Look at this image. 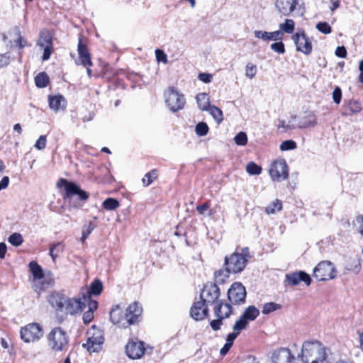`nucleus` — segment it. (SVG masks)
<instances>
[{
	"mask_svg": "<svg viewBox=\"0 0 363 363\" xmlns=\"http://www.w3.org/2000/svg\"><path fill=\"white\" fill-rule=\"evenodd\" d=\"M142 312V307L136 301L127 308L124 315L121 306L116 305L109 313L110 320L113 324L126 328L129 325H134L140 321Z\"/></svg>",
	"mask_w": 363,
	"mask_h": 363,
	"instance_id": "obj_1",
	"label": "nucleus"
},
{
	"mask_svg": "<svg viewBox=\"0 0 363 363\" xmlns=\"http://www.w3.org/2000/svg\"><path fill=\"white\" fill-rule=\"evenodd\" d=\"M298 357L302 363H323L328 354L326 348L319 341H305Z\"/></svg>",
	"mask_w": 363,
	"mask_h": 363,
	"instance_id": "obj_2",
	"label": "nucleus"
},
{
	"mask_svg": "<svg viewBox=\"0 0 363 363\" xmlns=\"http://www.w3.org/2000/svg\"><path fill=\"white\" fill-rule=\"evenodd\" d=\"M60 182L64 184L65 200H69L71 206L74 208H81L88 201L89 193L81 189L73 182H69L65 179H61Z\"/></svg>",
	"mask_w": 363,
	"mask_h": 363,
	"instance_id": "obj_3",
	"label": "nucleus"
},
{
	"mask_svg": "<svg viewBox=\"0 0 363 363\" xmlns=\"http://www.w3.org/2000/svg\"><path fill=\"white\" fill-rule=\"evenodd\" d=\"M48 345L54 352H62L68 348L69 338L60 327H55L47 335Z\"/></svg>",
	"mask_w": 363,
	"mask_h": 363,
	"instance_id": "obj_4",
	"label": "nucleus"
},
{
	"mask_svg": "<svg viewBox=\"0 0 363 363\" xmlns=\"http://www.w3.org/2000/svg\"><path fill=\"white\" fill-rule=\"evenodd\" d=\"M87 341L82 345L89 352H98L101 350L104 342V332L93 325L86 333Z\"/></svg>",
	"mask_w": 363,
	"mask_h": 363,
	"instance_id": "obj_5",
	"label": "nucleus"
},
{
	"mask_svg": "<svg viewBox=\"0 0 363 363\" xmlns=\"http://www.w3.org/2000/svg\"><path fill=\"white\" fill-rule=\"evenodd\" d=\"M313 275L319 281H328L337 277V269L330 261L323 260L314 268Z\"/></svg>",
	"mask_w": 363,
	"mask_h": 363,
	"instance_id": "obj_6",
	"label": "nucleus"
},
{
	"mask_svg": "<svg viewBox=\"0 0 363 363\" xmlns=\"http://www.w3.org/2000/svg\"><path fill=\"white\" fill-rule=\"evenodd\" d=\"M164 96L165 102L171 111L174 113L184 108L186 103L184 96L177 89L169 87Z\"/></svg>",
	"mask_w": 363,
	"mask_h": 363,
	"instance_id": "obj_7",
	"label": "nucleus"
},
{
	"mask_svg": "<svg viewBox=\"0 0 363 363\" xmlns=\"http://www.w3.org/2000/svg\"><path fill=\"white\" fill-rule=\"evenodd\" d=\"M20 335L25 342H30L40 340L43 335V331L40 324L33 323L21 328Z\"/></svg>",
	"mask_w": 363,
	"mask_h": 363,
	"instance_id": "obj_8",
	"label": "nucleus"
},
{
	"mask_svg": "<svg viewBox=\"0 0 363 363\" xmlns=\"http://www.w3.org/2000/svg\"><path fill=\"white\" fill-rule=\"evenodd\" d=\"M86 298L82 296L81 298H69L67 296L62 315H74L81 313L85 308Z\"/></svg>",
	"mask_w": 363,
	"mask_h": 363,
	"instance_id": "obj_9",
	"label": "nucleus"
},
{
	"mask_svg": "<svg viewBox=\"0 0 363 363\" xmlns=\"http://www.w3.org/2000/svg\"><path fill=\"white\" fill-rule=\"evenodd\" d=\"M36 45L43 49L42 60H48L53 52L52 37L49 30H43L40 32Z\"/></svg>",
	"mask_w": 363,
	"mask_h": 363,
	"instance_id": "obj_10",
	"label": "nucleus"
},
{
	"mask_svg": "<svg viewBox=\"0 0 363 363\" xmlns=\"http://www.w3.org/2000/svg\"><path fill=\"white\" fill-rule=\"evenodd\" d=\"M247 262L246 259L240 255L239 252H234L230 256H226L224 260L225 266H227L228 270L232 273L238 274L242 272L246 267Z\"/></svg>",
	"mask_w": 363,
	"mask_h": 363,
	"instance_id": "obj_11",
	"label": "nucleus"
},
{
	"mask_svg": "<svg viewBox=\"0 0 363 363\" xmlns=\"http://www.w3.org/2000/svg\"><path fill=\"white\" fill-rule=\"evenodd\" d=\"M269 174L273 181L285 180L289 177V169L284 159L275 160L269 169Z\"/></svg>",
	"mask_w": 363,
	"mask_h": 363,
	"instance_id": "obj_12",
	"label": "nucleus"
},
{
	"mask_svg": "<svg viewBox=\"0 0 363 363\" xmlns=\"http://www.w3.org/2000/svg\"><path fill=\"white\" fill-rule=\"evenodd\" d=\"M228 298L232 304L240 305L245 302V287L240 282L233 283L228 291Z\"/></svg>",
	"mask_w": 363,
	"mask_h": 363,
	"instance_id": "obj_13",
	"label": "nucleus"
},
{
	"mask_svg": "<svg viewBox=\"0 0 363 363\" xmlns=\"http://www.w3.org/2000/svg\"><path fill=\"white\" fill-rule=\"evenodd\" d=\"M220 295V289L216 284L207 283L200 294V299L207 305H212L218 301Z\"/></svg>",
	"mask_w": 363,
	"mask_h": 363,
	"instance_id": "obj_14",
	"label": "nucleus"
},
{
	"mask_svg": "<svg viewBox=\"0 0 363 363\" xmlns=\"http://www.w3.org/2000/svg\"><path fill=\"white\" fill-rule=\"evenodd\" d=\"M292 39L296 46L297 51L301 52L305 55L311 53L312 43L303 30L301 33H296L293 35Z\"/></svg>",
	"mask_w": 363,
	"mask_h": 363,
	"instance_id": "obj_15",
	"label": "nucleus"
},
{
	"mask_svg": "<svg viewBox=\"0 0 363 363\" xmlns=\"http://www.w3.org/2000/svg\"><path fill=\"white\" fill-rule=\"evenodd\" d=\"M145 351V342L143 341L130 340L125 346V353L132 359L141 358Z\"/></svg>",
	"mask_w": 363,
	"mask_h": 363,
	"instance_id": "obj_16",
	"label": "nucleus"
},
{
	"mask_svg": "<svg viewBox=\"0 0 363 363\" xmlns=\"http://www.w3.org/2000/svg\"><path fill=\"white\" fill-rule=\"evenodd\" d=\"M296 358L287 347H279L271 356L272 363H294Z\"/></svg>",
	"mask_w": 363,
	"mask_h": 363,
	"instance_id": "obj_17",
	"label": "nucleus"
},
{
	"mask_svg": "<svg viewBox=\"0 0 363 363\" xmlns=\"http://www.w3.org/2000/svg\"><path fill=\"white\" fill-rule=\"evenodd\" d=\"M208 306L201 299L200 301H195L190 308L191 317L197 321L205 319L208 315Z\"/></svg>",
	"mask_w": 363,
	"mask_h": 363,
	"instance_id": "obj_18",
	"label": "nucleus"
},
{
	"mask_svg": "<svg viewBox=\"0 0 363 363\" xmlns=\"http://www.w3.org/2000/svg\"><path fill=\"white\" fill-rule=\"evenodd\" d=\"M67 296L58 291H52L48 297V301L55 309L57 315H61Z\"/></svg>",
	"mask_w": 363,
	"mask_h": 363,
	"instance_id": "obj_19",
	"label": "nucleus"
},
{
	"mask_svg": "<svg viewBox=\"0 0 363 363\" xmlns=\"http://www.w3.org/2000/svg\"><path fill=\"white\" fill-rule=\"evenodd\" d=\"M285 281L291 286H297L301 281L309 286L311 283V278L304 271H298L286 275Z\"/></svg>",
	"mask_w": 363,
	"mask_h": 363,
	"instance_id": "obj_20",
	"label": "nucleus"
},
{
	"mask_svg": "<svg viewBox=\"0 0 363 363\" xmlns=\"http://www.w3.org/2000/svg\"><path fill=\"white\" fill-rule=\"evenodd\" d=\"M77 52L79 55V58L76 61L77 65H82L84 67L92 65L91 55L89 52L87 46L82 43V40L81 38H79Z\"/></svg>",
	"mask_w": 363,
	"mask_h": 363,
	"instance_id": "obj_21",
	"label": "nucleus"
},
{
	"mask_svg": "<svg viewBox=\"0 0 363 363\" xmlns=\"http://www.w3.org/2000/svg\"><path fill=\"white\" fill-rule=\"evenodd\" d=\"M361 262V258L357 256L350 257L346 259L343 269V274L346 275L350 272L355 274H359L362 269Z\"/></svg>",
	"mask_w": 363,
	"mask_h": 363,
	"instance_id": "obj_22",
	"label": "nucleus"
},
{
	"mask_svg": "<svg viewBox=\"0 0 363 363\" xmlns=\"http://www.w3.org/2000/svg\"><path fill=\"white\" fill-rule=\"evenodd\" d=\"M255 37L264 41H278L284 39V33L281 30H276L273 32H267L263 30H255L254 32Z\"/></svg>",
	"mask_w": 363,
	"mask_h": 363,
	"instance_id": "obj_23",
	"label": "nucleus"
},
{
	"mask_svg": "<svg viewBox=\"0 0 363 363\" xmlns=\"http://www.w3.org/2000/svg\"><path fill=\"white\" fill-rule=\"evenodd\" d=\"M296 6V1L294 0H276L275 7L279 13L284 16L289 15Z\"/></svg>",
	"mask_w": 363,
	"mask_h": 363,
	"instance_id": "obj_24",
	"label": "nucleus"
},
{
	"mask_svg": "<svg viewBox=\"0 0 363 363\" xmlns=\"http://www.w3.org/2000/svg\"><path fill=\"white\" fill-rule=\"evenodd\" d=\"M362 111L360 104L355 100H349L342 106V115L344 116H351L357 114Z\"/></svg>",
	"mask_w": 363,
	"mask_h": 363,
	"instance_id": "obj_25",
	"label": "nucleus"
},
{
	"mask_svg": "<svg viewBox=\"0 0 363 363\" xmlns=\"http://www.w3.org/2000/svg\"><path fill=\"white\" fill-rule=\"evenodd\" d=\"M317 125V117L315 114L309 111L303 117L298 123L299 128H306L308 127H313Z\"/></svg>",
	"mask_w": 363,
	"mask_h": 363,
	"instance_id": "obj_26",
	"label": "nucleus"
},
{
	"mask_svg": "<svg viewBox=\"0 0 363 363\" xmlns=\"http://www.w3.org/2000/svg\"><path fill=\"white\" fill-rule=\"evenodd\" d=\"M55 283V279L52 274L50 272L45 276L43 275V278L39 280V281L35 285L36 290L38 289L39 291H45L49 287L52 286Z\"/></svg>",
	"mask_w": 363,
	"mask_h": 363,
	"instance_id": "obj_27",
	"label": "nucleus"
},
{
	"mask_svg": "<svg viewBox=\"0 0 363 363\" xmlns=\"http://www.w3.org/2000/svg\"><path fill=\"white\" fill-rule=\"evenodd\" d=\"M48 101L50 108L55 111L65 106V99L62 95L49 96Z\"/></svg>",
	"mask_w": 363,
	"mask_h": 363,
	"instance_id": "obj_28",
	"label": "nucleus"
},
{
	"mask_svg": "<svg viewBox=\"0 0 363 363\" xmlns=\"http://www.w3.org/2000/svg\"><path fill=\"white\" fill-rule=\"evenodd\" d=\"M259 315V311L255 306H250L245 308L242 314L243 319L248 323L255 320Z\"/></svg>",
	"mask_w": 363,
	"mask_h": 363,
	"instance_id": "obj_29",
	"label": "nucleus"
},
{
	"mask_svg": "<svg viewBox=\"0 0 363 363\" xmlns=\"http://www.w3.org/2000/svg\"><path fill=\"white\" fill-rule=\"evenodd\" d=\"M219 308L221 316L223 318H228L233 313V308L230 303H223L222 301H218V304L215 306L214 311Z\"/></svg>",
	"mask_w": 363,
	"mask_h": 363,
	"instance_id": "obj_30",
	"label": "nucleus"
},
{
	"mask_svg": "<svg viewBox=\"0 0 363 363\" xmlns=\"http://www.w3.org/2000/svg\"><path fill=\"white\" fill-rule=\"evenodd\" d=\"M196 102L200 109L207 111L210 105L209 97L206 93H199L196 95Z\"/></svg>",
	"mask_w": 363,
	"mask_h": 363,
	"instance_id": "obj_31",
	"label": "nucleus"
},
{
	"mask_svg": "<svg viewBox=\"0 0 363 363\" xmlns=\"http://www.w3.org/2000/svg\"><path fill=\"white\" fill-rule=\"evenodd\" d=\"M103 290V284L99 279H95L91 284L90 289L87 291L86 293H83L82 294H86L87 296H99Z\"/></svg>",
	"mask_w": 363,
	"mask_h": 363,
	"instance_id": "obj_32",
	"label": "nucleus"
},
{
	"mask_svg": "<svg viewBox=\"0 0 363 363\" xmlns=\"http://www.w3.org/2000/svg\"><path fill=\"white\" fill-rule=\"evenodd\" d=\"M29 269L35 280H40L43 278V269L36 262H30L29 263Z\"/></svg>",
	"mask_w": 363,
	"mask_h": 363,
	"instance_id": "obj_33",
	"label": "nucleus"
},
{
	"mask_svg": "<svg viewBox=\"0 0 363 363\" xmlns=\"http://www.w3.org/2000/svg\"><path fill=\"white\" fill-rule=\"evenodd\" d=\"M50 82V79L48 74L45 72H40L35 77V83L38 88L46 87Z\"/></svg>",
	"mask_w": 363,
	"mask_h": 363,
	"instance_id": "obj_34",
	"label": "nucleus"
},
{
	"mask_svg": "<svg viewBox=\"0 0 363 363\" xmlns=\"http://www.w3.org/2000/svg\"><path fill=\"white\" fill-rule=\"evenodd\" d=\"M230 273H232L230 270H228L227 266L223 269L218 270L215 272V280L216 283L223 284L225 279L229 277Z\"/></svg>",
	"mask_w": 363,
	"mask_h": 363,
	"instance_id": "obj_35",
	"label": "nucleus"
},
{
	"mask_svg": "<svg viewBox=\"0 0 363 363\" xmlns=\"http://www.w3.org/2000/svg\"><path fill=\"white\" fill-rule=\"evenodd\" d=\"M219 310V308H217L214 312L217 319L213 320L210 322V325L212 330L214 331H217L220 329V327L223 325V320L225 319L223 316H221Z\"/></svg>",
	"mask_w": 363,
	"mask_h": 363,
	"instance_id": "obj_36",
	"label": "nucleus"
},
{
	"mask_svg": "<svg viewBox=\"0 0 363 363\" xmlns=\"http://www.w3.org/2000/svg\"><path fill=\"white\" fill-rule=\"evenodd\" d=\"M207 111H209L210 114L218 123H220L223 121V111L219 108L215 106H210Z\"/></svg>",
	"mask_w": 363,
	"mask_h": 363,
	"instance_id": "obj_37",
	"label": "nucleus"
},
{
	"mask_svg": "<svg viewBox=\"0 0 363 363\" xmlns=\"http://www.w3.org/2000/svg\"><path fill=\"white\" fill-rule=\"evenodd\" d=\"M295 23L292 19H286L284 23L279 25V30L283 33L291 34L294 32Z\"/></svg>",
	"mask_w": 363,
	"mask_h": 363,
	"instance_id": "obj_38",
	"label": "nucleus"
},
{
	"mask_svg": "<svg viewBox=\"0 0 363 363\" xmlns=\"http://www.w3.org/2000/svg\"><path fill=\"white\" fill-rule=\"evenodd\" d=\"M104 208L108 211H113L119 207L120 203L118 201L113 198H108L104 200L102 203Z\"/></svg>",
	"mask_w": 363,
	"mask_h": 363,
	"instance_id": "obj_39",
	"label": "nucleus"
},
{
	"mask_svg": "<svg viewBox=\"0 0 363 363\" xmlns=\"http://www.w3.org/2000/svg\"><path fill=\"white\" fill-rule=\"evenodd\" d=\"M95 228L96 225L92 221H89L88 225L83 226L81 238V241L82 242H85V240L87 239L89 235L91 233Z\"/></svg>",
	"mask_w": 363,
	"mask_h": 363,
	"instance_id": "obj_40",
	"label": "nucleus"
},
{
	"mask_svg": "<svg viewBox=\"0 0 363 363\" xmlns=\"http://www.w3.org/2000/svg\"><path fill=\"white\" fill-rule=\"evenodd\" d=\"M157 177V171L156 169H152L146 173L142 180L144 186H147L150 185Z\"/></svg>",
	"mask_w": 363,
	"mask_h": 363,
	"instance_id": "obj_41",
	"label": "nucleus"
},
{
	"mask_svg": "<svg viewBox=\"0 0 363 363\" xmlns=\"http://www.w3.org/2000/svg\"><path fill=\"white\" fill-rule=\"evenodd\" d=\"M246 172L250 175H259L262 172V167L255 162H250L246 166Z\"/></svg>",
	"mask_w": 363,
	"mask_h": 363,
	"instance_id": "obj_42",
	"label": "nucleus"
},
{
	"mask_svg": "<svg viewBox=\"0 0 363 363\" xmlns=\"http://www.w3.org/2000/svg\"><path fill=\"white\" fill-rule=\"evenodd\" d=\"M8 241L13 246L18 247L20 246L23 242V239L22 235L18 233H12L8 238Z\"/></svg>",
	"mask_w": 363,
	"mask_h": 363,
	"instance_id": "obj_43",
	"label": "nucleus"
},
{
	"mask_svg": "<svg viewBox=\"0 0 363 363\" xmlns=\"http://www.w3.org/2000/svg\"><path fill=\"white\" fill-rule=\"evenodd\" d=\"M208 126L205 122H199L195 127V132L199 136H205L208 133Z\"/></svg>",
	"mask_w": 363,
	"mask_h": 363,
	"instance_id": "obj_44",
	"label": "nucleus"
},
{
	"mask_svg": "<svg viewBox=\"0 0 363 363\" xmlns=\"http://www.w3.org/2000/svg\"><path fill=\"white\" fill-rule=\"evenodd\" d=\"M248 325V322L242 318V316L240 315V318L235 323L233 326V329L238 334L240 333V331L245 329Z\"/></svg>",
	"mask_w": 363,
	"mask_h": 363,
	"instance_id": "obj_45",
	"label": "nucleus"
},
{
	"mask_svg": "<svg viewBox=\"0 0 363 363\" xmlns=\"http://www.w3.org/2000/svg\"><path fill=\"white\" fill-rule=\"evenodd\" d=\"M282 208L281 201L277 199L272 204L269 205L266 208V212L268 214H273L276 212V211H280Z\"/></svg>",
	"mask_w": 363,
	"mask_h": 363,
	"instance_id": "obj_46",
	"label": "nucleus"
},
{
	"mask_svg": "<svg viewBox=\"0 0 363 363\" xmlns=\"http://www.w3.org/2000/svg\"><path fill=\"white\" fill-rule=\"evenodd\" d=\"M280 308V306L274 302L266 303L262 308L263 314H269Z\"/></svg>",
	"mask_w": 363,
	"mask_h": 363,
	"instance_id": "obj_47",
	"label": "nucleus"
},
{
	"mask_svg": "<svg viewBox=\"0 0 363 363\" xmlns=\"http://www.w3.org/2000/svg\"><path fill=\"white\" fill-rule=\"evenodd\" d=\"M234 140L238 145H245L247 143V136L245 132H239L234 138Z\"/></svg>",
	"mask_w": 363,
	"mask_h": 363,
	"instance_id": "obj_48",
	"label": "nucleus"
},
{
	"mask_svg": "<svg viewBox=\"0 0 363 363\" xmlns=\"http://www.w3.org/2000/svg\"><path fill=\"white\" fill-rule=\"evenodd\" d=\"M297 147L295 141L292 140H287L281 143L280 145V150L281 151H288L296 149Z\"/></svg>",
	"mask_w": 363,
	"mask_h": 363,
	"instance_id": "obj_49",
	"label": "nucleus"
},
{
	"mask_svg": "<svg viewBox=\"0 0 363 363\" xmlns=\"http://www.w3.org/2000/svg\"><path fill=\"white\" fill-rule=\"evenodd\" d=\"M316 29L324 34H329L332 32V28L327 22H319L316 24Z\"/></svg>",
	"mask_w": 363,
	"mask_h": 363,
	"instance_id": "obj_50",
	"label": "nucleus"
},
{
	"mask_svg": "<svg viewBox=\"0 0 363 363\" xmlns=\"http://www.w3.org/2000/svg\"><path fill=\"white\" fill-rule=\"evenodd\" d=\"M270 48L279 53V54H284L286 51L284 44L283 43L282 40H278L275 43L270 45Z\"/></svg>",
	"mask_w": 363,
	"mask_h": 363,
	"instance_id": "obj_51",
	"label": "nucleus"
},
{
	"mask_svg": "<svg viewBox=\"0 0 363 363\" xmlns=\"http://www.w3.org/2000/svg\"><path fill=\"white\" fill-rule=\"evenodd\" d=\"M16 32L18 36V38L15 40L16 45L20 49H22L28 46V45L27 40L24 39L23 37H21V32L18 28H16Z\"/></svg>",
	"mask_w": 363,
	"mask_h": 363,
	"instance_id": "obj_52",
	"label": "nucleus"
},
{
	"mask_svg": "<svg viewBox=\"0 0 363 363\" xmlns=\"http://www.w3.org/2000/svg\"><path fill=\"white\" fill-rule=\"evenodd\" d=\"M256 73H257V67H256V65H253L252 63H248L246 65V67H245V75H246V77L250 78V79H252L256 75Z\"/></svg>",
	"mask_w": 363,
	"mask_h": 363,
	"instance_id": "obj_53",
	"label": "nucleus"
},
{
	"mask_svg": "<svg viewBox=\"0 0 363 363\" xmlns=\"http://www.w3.org/2000/svg\"><path fill=\"white\" fill-rule=\"evenodd\" d=\"M60 248L58 252H62L63 251V245L61 242H57L55 244L52 245V246L50 248V255L52 257V259L53 261L55 260V259L58 257L57 253L55 252V249Z\"/></svg>",
	"mask_w": 363,
	"mask_h": 363,
	"instance_id": "obj_54",
	"label": "nucleus"
},
{
	"mask_svg": "<svg viewBox=\"0 0 363 363\" xmlns=\"http://www.w3.org/2000/svg\"><path fill=\"white\" fill-rule=\"evenodd\" d=\"M46 135H40L35 142L34 147L39 150H43L46 146Z\"/></svg>",
	"mask_w": 363,
	"mask_h": 363,
	"instance_id": "obj_55",
	"label": "nucleus"
},
{
	"mask_svg": "<svg viewBox=\"0 0 363 363\" xmlns=\"http://www.w3.org/2000/svg\"><path fill=\"white\" fill-rule=\"evenodd\" d=\"M333 99L336 104H339L342 99V90L339 86H336L333 92Z\"/></svg>",
	"mask_w": 363,
	"mask_h": 363,
	"instance_id": "obj_56",
	"label": "nucleus"
},
{
	"mask_svg": "<svg viewBox=\"0 0 363 363\" xmlns=\"http://www.w3.org/2000/svg\"><path fill=\"white\" fill-rule=\"evenodd\" d=\"M82 296H85L86 298V303L88 304L89 311H91L94 312L98 308V302L95 300H92L91 298V296H87L86 294H82Z\"/></svg>",
	"mask_w": 363,
	"mask_h": 363,
	"instance_id": "obj_57",
	"label": "nucleus"
},
{
	"mask_svg": "<svg viewBox=\"0 0 363 363\" xmlns=\"http://www.w3.org/2000/svg\"><path fill=\"white\" fill-rule=\"evenodd\" d=\"M10 63V55L4 53L0 55V68L7 66Z\"/></svg>",
	"mask_w": 363,
	"mask_h": 363,
	"instance_id": "obj_58",
	"label": "nucleus"
},
{
	"mask_svg": "<svg viewBox=\"0 0 363 363\" xmlns=\"http://www.w3.org/2000/svg\"><path fill=\"white\" fill-rule=\"evenodd\" d=\"M94 318V312L91 311H86L84 312L82 316V320L84 324L89 323Z\"/></svg>",
	"mask_w": 363,
	"mask_h": 363,
	"instance_id": "obj_59",
	"label": "nucleus"
},
{
	"mask_svg": "<svg viewBox=\"0 0 363 363\" xmlns=\"http://www.w3.org/2000/svg\"><path fill=\"white\" fill-rule=\"evenodd\" d=\"M200 81L204 83H210L212 80V75L208 73H200L198 76Z\"/></svg>",
	"mask_w": 363,
	"mask_h": 363,
	"instance_id": "obj_60",
	"label": "nucleus"
},
{
	"mask_svg": "<svg viewBox=\"0 0 363 363\" xmlns=\"http://www.w3.org/2000/svg\"><path fill=\"white\" fill-rule=\"evenodd\" d=\"M335 55L341 58H345L347 56V50L344 46H338L335 50Z\"/></svg>",
	"mask_w": 363,
	"mask_h": 363,
	"instance_id": "obj_61",
	"label": "nucleus"
},
{
	"mask_svg": "<svg viewBox=\"0 0 363 363\" xmlns=\"http://www.w3.org/2000/svg\"><path fill=\"white\" fill-rule=\"evenodd\" d=\"M210 208V205L208 202H206L201 205H199L196 206V210L197 211L201 214V215H204L205 214V212L206 211H207L208 209H209Z\"/></svg>",
	"mask_w": 363,
	"mask_h": 363,
	"instance_id": "obj_62",
	"label": "nucleus"
},
{
	"mask_svg": "<svg viewBox=\"0 0 363 363\" xmlns=\"http://www.w3.org/2000/svg\"><path fill=\"white\" fill-rule=\"evenodd\" d=\"M240 255L243 256L246 261L248 262L249 259L252 257L250 250L247 247H245L241 249V252H239Z\"/></svg>",
	"mask_w": 363,
	"mask_h": 363,
	"instance_id": "obj_63",
	"label": "nucleus"
},
{
	"mask_svg": "<svg viewBox=\"0 0 363 363\" xmlns=\"http://www.w3.org/2000/svg\"><path fill=\"white\" fill-rule=\"evenodd\" d=\"M356 221L359 224L358 232L363 235V215L357 216Z\"/></svg>",
	"mask_w": 363,
	"mask_h": 363,
	"instance_id": "obj_64",
	"label": "nucleus"
}]
</instances>
